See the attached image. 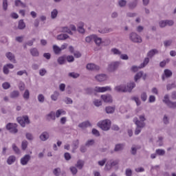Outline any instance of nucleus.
Returning <instances> with one entry per match:
<instances>
[{"label": "nucleus", "mask_w": 176, "mask_h": 176, "mask_svg": "<svg viewBox=\"0 0 176 176\" xmlns=\"http://www.w3.org/2000/svg\"><path fill=\"white\" fill-rule=\"evenodd\" d=\"M34 42H35V38H33V39L28 41L27 43H25L23 45L24 49H27V46H32V45H34Z\"/></svg>", "instance_id": "3c124183"}, {"label": "nucleus", "mask_w": 176, "mask_h": 176, "mask_svg": "<svg viewBox=\"0 0 176 176\" xmlns=\"http://www.w3.org/2000/svg\"><path fill=\"white\" fill-rule=\"evenodd\" d=\"M69 38V36L67 34H61L57 36L56 39L58 41H65V39H68Z\"/></svg>", "instance_id": "5701e85b"}, {"label": "nucleus", "mask_w": 176, "mask_h": 176, "mask_svg": "<svg viewBox=\"0 0 176 176\" xmlns=\"http://www.w3.org/2000/svg\"><path fill=\"white\" fill-rule=\"evenodd\" d=\"M6 56L10 60V61H11V63H14V64L17 63L14 54H13L12 52H7L6 54Z\"/></svg>", "instance_id": "f3484780"}, {"label": "nucleus", "mask_w": 176, "mask_h": 176, "mask_svg": "<svg viewBox=\"0 0 176 176\" xmlns=\"http://www.w3.org/2000/svg\"><path fill=\"white\" fill-rule=\"evenodd\" d=\"M65 113H67V112L63 109H58L55 113V116L56 118H60L61 115H65Z\"/></svg>", "instance_id": "e433bc0d"}, {"label": "nucleus", "mask_w": 176, "mask_h": 176, "mask_svg": "<svg viewBox=\"0 0 176 176\" xmlns=\"http://www.w3.org/2000/svg\"><path fill=\"white\" fill-rule=\"evenodd\" d=\"M155 153L158 155V156H164V155H166V151L159 148L155 151Z\"/></svg>", "instance_id": "c03bdc74"}, {"label": "nucleus", "mask_w": 176, "mask_h": 176, "mask_svg": "<svg viewBox=\"0 0 176 176\" xmlns=\"http://www.w3.org/2000/svg\"><path fill=\"white\" fill-rule=\"evenodd\" d=\"M95 141L94 140H89L86 142L85 143V146H93V145H94L95 144Z\"/></svg>", "instance_id": "69168bd1"}, {"label": "nucleus", "mask_w": 176, "mask_h": 176, "mask_svg": "<svg viewBox=\"0 0 176 176\" xmlns=\"http://www.w3.org/2000/svg\"><path fill=\"white\" fill-rule=\"evenodd\" d=\"M170 101L171 100H170V96L168 94H165L162 99V102H164V104H166L167 105Z\"/></svg>", "instance_id": "58836bf2"}, {"label": "nucleus", "mask_w": 176, "mask_h": 176, "mask_svg": "<svg viewBox=\"0 0 176 176\" xmlns=\"http://www.w3.org/2000/svg\"><path fill=\"white\" fill-rule=\"evenodd\" d=\"M6 128L12 134H17V133H19V129H17V124L16 123L10 122L7 124Z\"/></svg>", "instance_id": "39448f33"}, {"label": "nucleus", "mask_w": 176, "mask_h": 176, "mask_svg": "<svg viewBox=\"0 0 176 176\" xmlns=\"http://www.w3.org/2000/svg\"><path fill=\"white\" fill-rule=\"evenodd\" d=\"M14 162H16V156L14 155H10L8 160H7V163L8 164H9L10 166L13 164V163H14Z\"/></svg>", "instance_id": "7c9ffc66"}, {"label": "nucleus", "mask_w": 176, "mask_h": 176, "mask_svg": "<svg viewBox=\"0 0 176 176\" xmlns=\"http://www.w3.org/2000/svg\"><path fill=\"white\" fill-rule=\"evenodd\" d=\"M47 119L48 120H56V113H54V111H51L47 115Z\"/></svg>", "instance_id": "c85d7f7f"}, {"label": "nucleus", "mask_w": 176, "mask_h": 176, "mask_svg": "<svg viewBox=\"0 0 176 176\" xmlns=\"http://www.w3.org/2000/svg\"><path fill=\"white\" fill-rule=\"evenodd\" d=\"M58 14V11L57 10V9H54L51 12V19L54 20V19L57 18Z\"/></svg>", "instance_id": "79ce46f5"}, {"label": "nucleus", "mask_w": 176, "mask_h": 176, "mask_svg": "<svg viewBox=\"0 0 176 176\" xmlns=\"http://www.w3.org/2000/svg\"><path fill=\"white\" fill-rule=\"evenodd\" d=\"M155 54H159V50H157V49L151 50L147 53V57H148V58H152V57H153Z\"/></svg>", "instance_id": "aec40b11"}, {"label": "nucleus", "mask_w": 176, "mask_h": 176, "mask_svg": "<svg viewBox=\"0 0 176 176\" xmlns=\"http://www.w3.org/2000/svg\"><path fill=\"white\" fill-rule=\"evenodd\" d=\"M57 61L60 64V65H63V64H65V57L60 56L58 58Z\"/></svg>", "instance_id": "052dcab7"}, {"label": "nucleus", "mask_w": 176, "mask_h": 176, "mask_svg": "<svg viewBox=\"0 0 176 176\" xmlns=\"http://www.w3.org/2000/svg\"><path fill=\"white\" fill-rule=\"evenodd\" d=\"M105 163H107V158H104L98 162V164L100 167H104V166H105Z\"/></svg>", "instance_id": "e2e57ef3"}, {"label": "nucleus", "mask_w": 176, "mask_h": 176, "mask_svg": "<svg viewBox=\"0 0 176 176\" xmlns=\"http://www.w3.org/2000/svg\"><path fill=\"white\" fill-rule=\"evenodd\" d=\"M146 121V117L145 116V114H142L139 116V119L137 117L133 118V123H135L136 126H139V127H145Z\"/></svg>", "instance_id": "f257e3e1"}, {"label": "nucleus", "mask_w": 176, "mask_h": 176, "mask_svg": "<svg viewBox=\"0 0 176 176\" xmlns=\"http://www.w3.org/2000/svg\"><path fill=\"white\" fill-rule=\"evenodd\" d=\"M158 25L160 28H166L167 27L166 20H161L158 23Z\"/></svg>", "instance_id": "864d4df0"}, {"label": "nucleus", "mask_w": 176, "mask_h": 176, "mask_svg": "<svg viewBox=\"0 0 176 176\" xmlns=\"http://www.w3.org/2000/svg\"><path fill=\"white\" fill-rule=\"evenodd\" d=\"M12 148L14 153H16V155H20L21 153L20 148H19V147L17 146V145H16V144H12Z\"/></svg>", "instance_id": "c9c22d12"}, {"label": "nucleus", "mask_w": 176, "mask_h": 176, "mask_svg": "<svg viewBox=\"0 0 176 176\" xmlns=\"http://www.w3.org/2000/svg\"><path fill=\"white\" fill-rule=\"evenodd\" d=\"M144 127H145V126H140L138 125H136V129L135 130V135H138V134H140V133H141V130H142V129H144Z\"/></svg>", "instance_id": "0e129e2a"}, {"label": "nucleus", "mask_w": 176, "mask_h": 176, "mask_svg": "<svg viewBox=\"0 0 176 176\" xmlns=\"http://www.w3.org/2000/svg\"><path fill=\"white\" fill-rule=\"evenodd\" d=\"M129 39L133 43H142V38L135 32H132L129 34Z\"/></svg>", "instance_id": "f03ea898"}, {"label": "nucleus", "mask_w": 176, "mask_h": 176, "mask_svg": "<svg viewBox=\"0 0 176 176\" xmlns=\"http://www.w3.org/2000/svg\"><path fill=\"white\" fill-rule=\"evenodd\" d=\"M18 28L19 30H24V28H25V23H24V21L20 20L19 21Z\"/></svg>", "instance_id": "de8ad7c7"}, {"label": "nucleus", "mask_w": 176, "mask_h": 176, "mask_svg": "<svg viewBox=\"0 0 176 176\" xmlns=\"http://www.w3.org/2000/svg\"><path fill=\"white\" fill-rule=\"evenodd\" d=\"M30 160H31V155L26 154L21 158L20 163L22 166H27L30 163Z\"/></svg>", "instance_id": "0eeeda50"}, {"label": "nucleus", "mask_w": 176, "mask_h": 176, "mask_svg": "<svg viewBox=\"0 0 176 176\" xmlns=\"http://www.w3.org/2000/svg\"><path fill=\"white\" fill-rule=\"evenodd\" d=\"M18 87L20 90V91H24L25 90V83L23 81H19L18 84Z\"/></svg>", "instance_id": "ea45409f"}, {"label": "nucleus", "mask_w": 176, "mask_h": 176, "mask_svg": "<svg viewBox=\"0 0 176 176\" xmlns=\"http://www.w3.org/2000/svg\"><path fill=\"white\" fill-rule=\"evenodd\" d=\"M95 79L97 82H105L108 79V76L104 74H98L95 76Z\"/></svg>", "instance_id": "2eb2a0df"}, {"label": "nucleus", "mask_w": 176, "mask_h": 176, "mask_svg": "<svg viewBox=\"0 0 176 176\" xmlns=\"http://www.w3.org/2000/svg\"><path fill=\"white\" fill-rule=\"evenodd\" d=\"M25 137L28 140V141H34V135L31 133H26Z\"/></svg>", "instance_id": "bf43d9fd"}, {"label": "nucleus", "mask_w": 176, "mask_h": 176, "mask_svg": "<svg viewBox=\"0 0 176 176\" xmlns=\"http://www.w3.org/2000/svg\"><path fill=\"white\" fill-rule=\"evenodd\" d=\"M54 175L55 176H60L61 175V168H56L52 171Z\"/></svg>", "instance_id": "37998d69"}, {"label": "nucleus", "mask_w": 176, "mask_h": 176, "mask_svg": "<svg viewBox=\"0 0 176 176\" xmlns=\"http://www.w3.org/2000/svg\"><path fill=\"white\" fill-rule=\"evenodd\" d=\"M30 54L33 56V57H39V51L38 50V49L34 47L30 50Z\"/></svg>", "instance_id": "412c9836"}, {"label": "nucleus", "mask_w": 176, "mask_h": 176, "mask_svg": "<svg viewBox=\"0 0 176 176\" xmlns=\"http://www.w3.org/2000/svg\"><path fill=\"white\" fill-rule=\"evenodd\" d=\"M72 148H73V149H72V152L73 153H75V151H76V148H79V140H76V141H74L73 142Z\"/></svg>", "instance_id": "72a5a7b5"}, {"label": "nucleus", "mask_w": 176, "mask_h": 176, "mask_svg": "<svg viewBox=\"0 0 176 176\" xmlns=\"http://www.w3.org/2000/svg\"><path fill=\"white\" fill-rule=\"evenodd\" d=\"M23 98L25 101H28L30 100V90L25 89L23 94Z\"/></svg>", "instance_id": "f704fd0d"}, {"label": "nucleus", "mask_w": 176, "mask_h": 176, "mask_svg": "<svg viewBox=\"0 0 176 176\" xmlns=\"http://www.w3.org/2000/svg\"><path fill=\"white\" fill-rule=\"evenodd\" d=\"M120 65V61H113L108 65L107 69L109 72H115Z\"/></svg>", "instance_id": "423d86ee"}, {"label": "nucleus", "mask_w": 176, "mask_h": 176, "mask_svg": "<svg viewBox=\"0 0 176 176\" xmlns=\"http://www.w3.org/2000/svg\"><path fill=\"white\" fill-rule=\"evenodd\" d=\"M78 127L81 129L82 131H86V129H87V127H91V122L89 120L84 121L78 124Z\"/></svg>", "instance_id": "6e6552de"}, {"label": "nucleus", "mask_w": 176, "mask_h": 176, "mask_svg": "<svg viewBox=\"0 0 176 176\" xmlns=\"http://www.w3.org/2000/svg\"><path fill=\"white\" fill-rule=\"evenodd\" d=\"M124 148V144H116L114 148L115 152H120L121 151H123Z\"/></svg>", "instance_id": "2f4dec72"}, {"label": "nucleus", "mask_w": 176, "mask_h": 176, "mask_svg": "<svg viewBox=\"0 0 176 176\" xmlns=\"http://www.w3.org/2000/svg\"><path fill=\"white\" fill-rule=\"evenodd\" d=\"M69 171L73 175L78 174V168L76 166H72L69 167Z\"/></svg>", "instance_id": "473e14b6"}, {"label": "nucleus", "mask_w": 176, "mask_h": 176, "mask_svg": "<svg viewBox=\"0 0 176 176\" xmlns=\"http://www.w3.org/2000/svg\"><path fill=\"white\" fill-rule=\"evenodd\" d=\"M93 104L95 105V107H101V105H102V101L98 99H94L93 100Z\"/></svg>", "instance_id": "603ef678"}, {"label": "nucleus", "mask_w": 176, "mask_h": 176, "mask_svg": "<svg viewBox=\"0 0 176 176\" xmlns=\"http://www.w3.org/2000/svg\"><path fill=\"white\" fill-rule=\"evenodd\" d=\"M95 36H96V34H91L90 36H87L85 38V42H87V43H91V42L94 41Z\"/></svg>", "instance_id": "4c0bfd02"}, {"label": "nucleus", "mask_w": 176, "mask_h": 176, "mask_svg": "<svg viewBox=\"0 0 176 176\" xmlns=\"http://www.w3.org/2000/svg\"><path fill=\"white\" fill-rule=\"evenodd\" d=\"M173 76V72L171 70L166 69L164 72V75L162 76V80H165L166 78H171Z\"/></svg>", "instance_id": "a211bd4d"}, {"label": "nucleus", "mask_w": 176, "mask_h": 176, "mask_svg": "<svg viewBox=\"0 0 176 176\" xmlns=\"http://www.w3.org/2000/svg\"><path fill=\"white\" fill-rule=\"evenodd\" d=\"M118 5H119L120 8H124V6H126V5H127V1L119 0Z\"/></svg>", "instance_id": "13d9d810"}, {"label": "nucleus", "mask_w": 176, "mask_h": 176, "mask_svg": "<svg viewBox=\"0 0 176 176\" xmlns=\"http://www.w3.org/2000/svg\"><path fill=\"white\" fill-rule=\"evenodd\" d=\"M111 54H114V56H119L122 54V51H120L119 49L117 48H112L111 50Z\"/></svg>", "instance_id": "cd10ccee"}, {"label": "nucleus", "mask_w": 176, "mask_h": 176, "mask_svg": "<svg viewBox=\"0 0 176 176\" xmlns=\"http://www.w3.org/2000/svg\"><path fill=\"white\" fill-rule=\"evenodd\" d=\"M112 31H113V30L111 28H104L103 29L98 30V32L100 34H109V32H112Z\"/></svg>", "instance_id": "4be33fe9"}, {"label": "nucleus", "mask_w": 176, "mask_h": 176, "mask_svg": "<svg viewBox=\"0 0 176 176\" xmlns=\"http://www.w3.org/2000/svg\"><path fill=\"white\" fill-rule=\"evenodd\" d=\"M134 87H135V82H130L124 85L125 93H131Z\"/></svg>", "instance_id": "f8f14e48"}, {"label": "nucleus", "mask_w": 176, "mask_h": 176, "mask_svg": "<svg viewBox=\"0 0 176 176\" xmlns=\"http://www.w3.org/2000/svg\"><path fill=\"white\" fill-rule=\"evenodd\" d=\"M97 126L100 127L103 131H108L111 129V120H104L98 122Z\"/></svg>", "instance_id": "7ed1b4c3"}, {"label": "nucleus", "mask_w": 176, "mask_h": 176, "mask_svg": "<svg viewBox=\"0 0 176 176\" xmlns=\"http://www.w3.org/2000/svg\"><path fill=\"white\" fill-rule=\"evenodd\" d=\"M105 111L107 113H113L115 112V107L109 106L106 107Z\"/></svg>", "instance_id": "49530a36"}, {"label": "nucleus", "mask_w": 176, "mask_h": 176, "mask_svg": "<svg viewBox=\"0 0 176 176\" xmlns=\"http://www.w3.org/2000/svg\"><path fill=\"white\" fill-rule=\"evenodd\" d=\"M18 123L21 126V127H25L26 124H30L31 122L30 121V118L28 116H23L22 117H18L16 118Z\"/></svg>", "instance_id": "20e7f679"}, {"label": "nucleus", "mask_w": 176, "mask_h": 176, "mask_svg": "<svg viewBox=\"0 0 176 176\" xmlns=\"http://www.w3.org/2000/svg\"><path fill=\"white\" fill-rule=\"evenodd\" d=\"M138 149H140V147H138V146H133L131 147L132 155H135V153H137V151H138Z\"/></svg>", "instance_id": "774afa93"}, {"label": "nucleus", "mask_w": 176, "mask_h": 176, "mask_svg": "<svg viewBox=\"0 0 176 176\" xmlns=\"http://www.w3.org/2000/svg\"><path fill=\"white\" fill-rule=\"evenodd\" d=\"M101 100L104 101V102H107L109 104H111L113 102V99L112 98V96L111 94H104L100 96Z\"/></svg>", "instance_id": "9b49d317"}, {"label": "nucleus", "mask_w": 176, "mask_h": 176, "mask_svg": "<svg viewBox=\"0 0 176 176\" xmlns=\"http://www.w3.org/2000/svg\"><path fill=\"white\" fill-rule=\"evenodd\" d=\"M112 88L109 86L106 87H96L95 88V91L98 93H105V91H111Z\"/></svg>", "instance_id": "9d476101"}, {"label": "nucleus", "mask_w": 176, "mask_h": 176, "mask_svg": "<svg viewBox=\"0 0 176 176\" xmlns=\"http://www.w3.org/2000/svg\"><path fill=\"white\" fill-rule=\"evenodd\" d=\"M166 107H168V108H170V109H175L176 108V102H173V101H170L167 104Z\"/></svg>", "instance_id": "a19ab883"}, {"label": "nucleus", "mask_w": 176, "mask_h": 176, "mask_svg": "<svg viewBox=\"0 0 176 176\" xmlns=\"http://www.w3.org/2000/svg\"><path fill=\"white\" fill-rule=\"evenodd\" d=\"M50 138V133L47 131H43L39 135V140H41L43 142L47 141Z\"/></svg>", "instance_id": "ddd939ff"}, {"label": "nucleus", "mask_w": 176, "mask_h": 176, "mask_svg": "<svg viewBox=\"0 0 176 176\" xmlns=\"http://www.w3.org/2000/svg\"><path fill=\"white\" fill-rule=\"evenodd\" d=\"M37 100L41 103L45 102V96H43L42 94H38L37 96Z\"/></svg>", "instance_id": "5fc2aeb1"}, {"label": "nucleus", "mask_w": 176, "mask_h": 176, "mask_svg": "<svg viewBox=\"0 0 176 176\" xmlns=\"http://www.w3.org/2000/svg\"><path fill=\"white\" fill-rule=\"evenodd\" d=\"M142 78V79L144 80H145V79H146V74L144 73V72L140 71L139 72H138L135 76H134V81L135 82H138V80H140V79Z\"/></svg>", "instance_id": "1a4fd4ad"}, {"label": "nucleus", "mask_w": 176, "mask_h": 176, "mask_svg": "<svg viewBox=\"0 0 176 176\" xmlns=\"http://www.w3.org/2000/svg\"><path fill=\"white\" fill-rule=\"evenodd\" d=\"M137 5H138L137 1H132L129 3V9H135V8H137Z\"/></svg>", "instance_id": "4d7b16f0"}, {"label": "nucleus", "mask_w": 176, "mask_h": 176, "mask_svg": "<svg viewBox=\"0 0 176 176\" xmlns=\"http://www.w3.org/2000/svg\"><path fill=\"white\" fill-rule=\"evenodd\" d=\"M60 32H67V34H69V35H72V32L71 31V29L68 28L67 26H63L60 28Z\"/></svg>", "instance_id": "a878e982"}, {"label": "nucleus", "mask_w": 176, "mask_h": 176, "mask_svg": "<svg viewBox=\"0 0 176 176\" xmlns=\"http://www.w3.org/2000/svg\"><path fill=\"white\" fill-rule=\"evenodd\" d=\"M19 96H20V91H13L10 94V98H19Z\"/></svg>", "instance_id": "c756f323"}, {"label": "nucleus", "mask_w": 176, "mask_h": 176, "mask_svg": "<svg viewBox=\"0 0 176 176\" xmlns=\"http://www.w3.org/2000/svg\"><path fill=\"white\" fill-rule=\"evenodd\" d=\"M14 3L15 6L20 8H27V4L21 1V0H15Z\"/></svg>", "instance_id": "b1692460"}, {"label": "nucleus", "mask_w": 176, "mask_h": 176, "mask_svg": "<svg viewBox=\"0 0 176 176\" xmlns=\"http://www.w3.org/2000/svg\"><path fill=\"white\" fill-rule=\"evenodd\" d=\"M86 68L88 71H100V66L94 63L87 64Z\"/></svg>", "instance_id": "4468645a"}, {"label": "nucleus", "mask_w": 176, "mask_h": 176, "mask_svg": "<svg viewBox=\"0 0 176 176\" xmlns=\"http://www.w3.org/2000/svg\"><path fill=\"white\" fill-rule=\"evenodd\" d=\"M53 50L55 54H60V53H61V49L60 48V47L57 46L56 45H53Z\"/></svg>", "instance_id": "09e8293b"}, {"label": "nucleus", "mask_w": 176, "mask_h": 176, "mask_svg": "<svg viewBox=\"0 0 176 176\" xmlns=\"http://www.w3.org/2000/svg\"><path fill=\"white\" fill-rule=\"evenodd\" d=\"M75 166L78 170H82L85 167V161L83 160H78Z\"/></svg>", "instance_id": "6ab92c4d"}, {"label": "nucleus", "mask_w": 176, "mask_h": 176, "mask_svg": "<svg viewBox=\"0 0 176 176\" xmlns=\"http://www.w3.org/2000/svg\"><path fill=\"white\" fill-rule=\"evenodd\" d=\"M149 64V57L145 58L143 63L140 64V68H144V67H146Z\"/></svg>", "instance_id": "a18cd8bd"}, {"label": "nucleus", "mask_w": 176, "mask_h": 176, "mask_svg": "<svg viewBox=\"0 0 176 176\" xmlns=\"http://www.w3.org/2000/svg\"><path fill=\"white\" fill-rule=\"evenodd\" d=\"M140 98H141L142 101L145 102V101H146V100L148 99V95L146 94V92H143L140 95Z\"/></svg>", "instance_id": "680f3d73"}, {"label": "nucleus", "mask_w": 176, "mask_h": 176, "mask_svg": "<svg viewBox=\"0 0 176 176\" xmlns=\"http://www.w3.org/2000/svg\"><path fill=\"white\" fill-rule=\"evenodd\" d=\"M142 67H141V65L140 66L133 65L131 67V71L132 72H138L139 69H141Z\"/></svg>", "instance_id": "6e6d98bb"}, {"label": "nucleus", "mask_w": 176, "mask_h": 176, "mask_svg": "<svg viewBox=\"0 0 176 176\" xmlns=\"http://www.w3.org/2000/svg\"><path fill=\"white\" fill-rule=\"evenodd\" d=\"M60 96V92L55 91L52 95H51V100L52 101H57L58 100V97Z\"/></svg>", "instance_id": "bb28decb"}, {"label": "nucleus", "mask_w": 176, "mask_h": 176, "mask_svg": "<svg viewBox=\"0 0 176 176\" xmlns=\"http://www.w3.org/2000/svg\"><path fill=\"white\" fill-rule=\"evenodd\" d=\"M114 91H116L117 93H126V91L124 89V84H120V85H116L114 87Z\"/></svg>", "instance_id": "dca6fc26"}, {"label": "nucleus", "mask_w": 176, "mask_h": 176, "mask_svg": "<svg viewBox=\"0 0 176 176\" xmlns=\"http://www.w3.org/2000/svg\"><path fill=\"white\" fill-rule=\"evenodd\" d=\"M96 46H101V43H102V38L101 37H98L97 35L95 34V38L94 39Z\"/></svg>", "instance_id": "393cba45"}, {"label": "nucleus", "mask_w": 176, "mask_h": 176, "mask_svg": "<svg viewBox=\"0 0 176 176\" xmlns=\"http://www.w3.org/2000/svg\"><path fill=\"white\" fill-rule=\"evenodd\" d=\"M110 170H112V165L110 162H107L104 166V171H110Z\"/></svg>", "instance_id": "338daca9"}, {"label": "nucleus", "mask_w": 176, "mask_h": 176, "mask_svg": "<svg viewBox=\"0 0 176 176\" xmlns=\"http://www.w3.org/2000/svg\"><path fill=\"white\" fill-rule=\"evenodd\" d=\"M28 148V141L27 140H23L21 142V149L22 151H25Z\"/></svg>", "instance_id": "8fccbe9b"}]
</instances>
